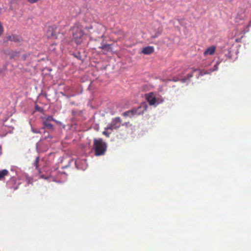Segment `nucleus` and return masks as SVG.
<instances>
[{
  "instance_id": "obj_19",
  "label": "nucleus",
  "mask_w": 251,
  "mask_h": 251,
  "mask_svg": "<svg viewBox=\"0 0 251 251\" xmlns=\"http://www.w3.org/2000/svg\"><path fill=\"white\" fill-rule=\"evenodd\" d=\"M35 109L37 111H39V112H42L43 111V109L38 105H36Z\"/></svg>"
},
{
  "instance_id": "obj_7",
  "label": "nucleus",
  "mask_w": 251,
  "mask_h": 251,
  "mask_svg": "<svg viewBox=\"0 0 251 251\" xmlns=\"http://www.w3.org/2000/svg\"><path fill=\"white\" fill-rule=\"evenodd\" d=\"M75 164L77 169L85 170L87 168V165L85 159L77 158Z\"/></svg>"
},
{
  "instance_id": "obj_14",
  "label": "nucleus",
  "mask_w": 251,
  "mask_h": 251,
  "mask_svg": "<svg viewBox=\"0 0 251 251\" xmlns=\"http://www.w3.org/2000/svg\"><path fill=\"white\" fill-rule=\"evenodd\" d=\"M20 38L16 35H13L12 37V41H14L15 42H20Z\"/></svg>"
},
{
  "instance_id": "obj_5",
  "label": "nucleus",
  "mask_w": 251,
  "mask_h": 251,
  "mask_svg": "<svg viewBox=\"0 0 251 251\" xmlns=\"http://www.w3.org/2000/svg\"><path fill=\"white\" fill-rule=\"evenodd\" d=\"M121 125V120L119 117H116L112 119L111 123L108 124L105 129L106 130L112 131L114 129H116L120 127Z\"/></svg>"
},
{
  "instance_id": "obj_25",
  "label": "nucleus",
  "mask_w": 251,
  "mask_h": 251,
  "mask_svg": "<svg viewBox=\"0 0 251 251\" xmlns=\"http://www.w3.org/2000/svg\"><path fill=\"white\" fill-rule=\"evenodd\" d=\"M179 79L178 78L177 79H173L172 80L174 81H178Z\"/></svg>"
},
{
  "instance_id": "obj_10",
  "label": "nucleus",
  "mask_w": 251,
  "mask_h": 251,
  "mask_svg": "<svg viewBox=\"0 0 251 251\" xmlns=\"http://www.w3.org/2000/svg\"><path fill=\"white\" fill-rule=\"evenodd\" d=\"M43 124L44 125V127H43V129L44 128H47L50 130L53 129V126L52 124L50 123V122H49L48 121H44L43 122Z\"/></svg>"
},
{
  "instance_id": "obj_6",
  "label": "nucleus",
  "mask_w": 251,
  "mask_h": 251,
  "mask_svg": "<svg viewBox=\"0 0 251 251\" xmlns=\"http://www.w3.org/2000/svg\"><path fill=\"white\" fill-rule=\"evenodd\" d=\"M146 99L151 105L156 106L159 103L163 101L161 100L160 101H158V99L156 97L153 93H150L146 94Z\"/></svg>"
},
{
  "instance_id": "obj_12",
  "label": "nucleus",
  "mask_w": 251,
  "mask_h": 251,
  "mask_svg": "<svg viewBox=\"0 0 251 251\" xmlns=\"http://www.w3.org/2000/svg\"><path fill=\"white\" fill-rule=\"evenodd\" d=\"M43 119L44 120L43 121H48L49 122H50L51 121H55L51 116H48L47 117L43 118Z\"/></svg>"
},
{
  "instance_id": "obj_20",
  "label": "nucleus",
  "mask_w": 251,
  "mask_h": 251,
  "mask_svg": "<svg viewBox=\"0 0 251 251\" xmlns=\"http://www.w3.org/2000/svg\"><path fill=\"white\" fill-rule=\"evenodd\" d=\"M3 26L2 25V24L0 22V35L1 34H2V33H3Z\"/></svg>"
},
{
  "instance_id": "obj_3",
  "label": "nucleus",
  "mask_w": 251,
  "mask_h": 251,
  "mask_svg": "<svg viewBox=\"0 0 251 251\" xmlns=\"http://www.w3.org/2000/svg\"><path fill=\"white\" fill-rule=\"evenodd\" d=\"M93 148L96 156L103 155L106 151V144L101 138L94 139Z\"/></svg>"
},
{
  "instance_id": "obj_4",
  "label": "nucleus",
  "mask_w": 251,
  "mask_h": 251,
  "mask_svg": "<svg viewBox=\"0 0 251 251\" xmlns=\"http://www.w3.org/2000/svg\"><path fill=\"white\" fill-rule=\"evenodd\" d=\"M72 33L73 39L76 44H81L84 34L82 26L79 24L75 25L72 28Z\"/></svg>"
},
{
  "instance_id": "obj_15",
  "label": "nucleus",
  "mask_w": 251,
  "mask_h": 251,
  "mask_svg": "<svg viewBox=\"0 0 251 251\" xmlns=\"http://www.w3.org/2000/svg\"><path fill=\"white\" fill-rule=\"evenodd\" d=\"M52 30H53V27H51V26L49 27L48 32H50V31H51L50 34L48 33V35L49 36H52V37H53V36H55V34H54V32L52 31Z\"/></svg>"
},
{
  "instance_id": "obj_22",
  "label": "nucleus",
  "mask_w": 251,
  "mask_h": 251,
  "mask_svg": "<svg viewBox=\"0 0 251 251\" xmlns=\"http://www.w3.org/2000/svg\"><path fill=\"white\" fill-rule=\"evenodd\" d=\"M12 37H13V35L12 36H8L7 37V39L8 40L12 41Z\"/></svg>"
},
{
  "instance_id": "obj_8",
  "label": "nucleus",
  "mask_w": 251,
  "mask_h": 251,
  "mask_svg": "<svg viewBox=\"0 0 251 251\" xmlns=\"http://www.w3.org/2000/svg\"><path fill=\"white\" fill-rule=\"evenodd\" d=\"M154 51V48L152 46H148L144 48L141 52L144 54L149 55L152 53Z\"/></svg>"
},
{
  "instance_id": "obj_1",
  "label": "nucleus",
  "mask_w": 251,
  "mask_h": 251,
  "mask_svg": "<svg viewBox=\"0 0 251 251\" xmlns=\"http://www.w3.org/2000/svg\"><path fill=\"white\" fill-rule=\"evenodd\" d=\"M219 65V62H217L214 65L213 69H210L209 70L205 71L204 70H194L193 72L189 73L187 75V77L185 78H181L180 79V81L182 83H185L188 80L190 79L194 75H196L197 78H199L201 76H203L205 74H209L211 73L217 71L218 69V65Z\"/></svg>"
},
{
  "instance_id": "obj_28",
  "label": "nucleus",
  "mask_w": 251,
  "mask_h": 251,
  "mask_svg": "<svg viewBox=\"0 0 251 251\" xmlns=\"http://www.w3.org/2000/svg\"><path fill=\"white\" fill-rule=\"evenodd\" d=\"M14 190H16V189H17V187H14Z\"/></svg>"
},
{
  "instance_id": "obj_26",
  "label": "nucleus",
  "mask_w": 251,
  "mask_h": 251,
  "mask_svg": "<svg viewBox=\"0 0 251 251\" xmlns=\"http://www.w3.org/2000/svg\"><path fill=\"white\" fill-rule=\"evenodd\" d=\"M48 138H51V136H48V137H45V139H47Z\"/></svg>"
},
{
  "instance_id": "obj_13",
  "label": "nucleus",
  "mask_w": 251,
  "mask_h": 251,
  "mask_svg": "<svg viewBox=\"0 0 251 251\" xmlns=\"http://www.w3.org/2000/svg\"><path fill=\"white\" fill-rule=\"evenodd\" d=\"M39 161V157L37 156V157H36L35 160L34 162L33 163V165H34V166L35 167L36 169L38 168Z\"/></svg>"
},
{
  "instance_id": "obj_11",
  "label": "nucleus",
  "mask_w": 251,
  "mask_h": 251,
  "mask_svg": "<svg viewBox=\"0 0 251 251\" xmlns=\"http://www.w3.org/2000/svg\"><path fill=\"white\" fill-rule=\"evenodd\" d=\"M8 171L6 169L0 171V180H1L5 176L8 175Z\"/></svg>"
},
{
  "instance_id": "obj_2",
  "label": "nucleus",
  "mask_w": 251,
  "mask_h": 251,
  "mask_svg": "<svg viewBox=\"0 0 251 251\" xmlns=\"http://www.w3.org/2000/svg\"><path fill=\"white\" fill-rule=\"evenodd\" d=\"M147 103L142 102L137 107H134L132 109L123 113V115L125 117H132L134 116L142 115L147 110Z\"/></svg>"
},
{
  "instance_id": "obj_21",
  "label": "nucleus",
  "mask_w": 251,
  "mask_h": 251,
  "mask_svg": "<svg viewBox=\"0 0 251 251\" xmlns=\"http://www.w3.org/2000/svg\"><path fill=\"white\" fill-rule=\"evenodd\" d=\"M29 3H35L36 2H37L38 1H39V0H27Z\"/></svg>"
},
{
  "instance_id": "obj_16",
  "label": "nucleus",
  "mask_w": 251,
  "mask_h": 251,
  "mask_svg": "<svg viewBox=\"0 0 251 251\" xmlns=\"http://www.w3.org/2000/svg\"><path fill=\"white\" fill-rule=\"evenodd\" d=\"M99 48L101 49H105V50H109L110 49V45L108 44H103L101 47H100Z\"/></svg>"
},
{
  "instance_id": "obj_18",
  "label": "nucleus",
  "mask_w": 251,
  "mask_h": 251,
  "mask_svg": "<svg viewBox=\"0 0 251 251\" xmlns=\"http://www.w3.org/2000/svg\"><path fill=\"white\" fill-rule=\"evenodd\" d=\"M31 131H32V132H33L34 133H40L41 132L40 129H35V128H31Z\"/></svg>"
},
{
  "instance_id": "obj_24",
  "label": "nucleus",
  "mask_w": 251,
  "mask_h": 251,
  "mask_svg": "<svg viewBox=\"0 0 251 251\" xmlns=\"http://www.w3.org/2000/svg\"><path fill=\"white\" fill-rule=\"evenodd\" d=\"M158 35H159V33H156L154 36H152V38H156L157 37H158Z\"/></svg>"
},
{
  "instance_id": "obj_29",
  "label": "nucleus",
  "mask_w": 251,
  "mask_h": 251,
  "mask_svg": "<svg viewBox=\"0 0 251 251\" xmlns=\"http://www.w3.org/2000/svg\"><path fill=\"white\" fill-rule=\"evenodd\" d=\"M30 183V180H29L28 181V183Z\"/></svg>"
},
{
  "instance_id": "obj_17",
  "label": "nucleus",
  "mask_w": 251,
  "mask_h": 251,
  "mask_svg": "<svg viewBox=\"0 0 251 251\" xmlns=\"http://www.w3.org/2000/svg\"><path fill=\"white\" fill-rule=\"evenodd\" d=\"M102 133H103V134L105 135L106 137H109L110 134L111 133V131H108V130H106L105 129V131H104L102 132Z\"/></svg>"
},
{
  "instance_id": "obj_27",
  "label": "nucleus",
  "mask_w": 251,
  "mask_h": 251,
  "mask_svg": "<svg viewBox=\"0 0 251 251\" xmlns=\"http://www.w3.org/2000/svg\"><path fill=\"white\" fill-rule=\"evenodd\" d=\"M74 161V159H72L70 160V161H69V163H70L71 162H73Z\"/></svg>"
},
{
  "instance_id": "obj_23",
  "label": "nucleus",
  "mask_w": 251,
  "mask_h": 251,
  "mask_svg": "<svg viewBox=\"0 0 251 251\" xmlns=\"http://www.w3.org/2000/svg\"><path fill=\"white\" fill-rule=\"evenodd\" d=\"M15 177H14V176H12L11 177V180H10V181L9 182V183H10V182H12V181H15Z\"/></svg>"
},
{
  "instance_id": "obj_9",
  "label": "nucleus",
  "mask_w": 251,
  "mask_h": 251,
  "mask_svg": "<svg viewBox=\"0 0 251 251\" xmlns=\"http://www.w3.org/2000/svg\"><path fill=\"white\" fill-rule=\"evenodd\" d=\"M215 51V47L214 46H211L207 48L204 52V54L206 55H212Z\"/></svg>"
}]
</instances>
